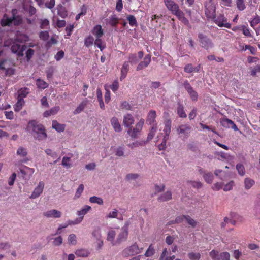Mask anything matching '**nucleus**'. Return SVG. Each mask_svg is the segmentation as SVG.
Returning <instances> with one entry per match:
<instances>
[{
	"mask_svg": "<svg viewBox=\"0 0 260 260\" xmlns=\"http://www.w3.org/2000/svg\"><path fill=\"white\" fill-rule=\"evenodd\" d=\"M191 129V127L189 125L182 124L177 128V132L178 134H183L187 136L189 134Z\"/></svg>",
	"mask_w": 260,
	"mask_h": 260,
	"instance_id": "15",
	"label": "nucleus"
},
{
	"mask_svg": "<svg viewBox=\"0 0 260 260\" xmlns=\"http://www.w3.org/2000/svg\"><path fill=\"white\" fill-rule=\"evenodd\" d=\"M144 123V119H141L139 121L136 123L135 127L132 128L131 126L128 128V129L127 131V134H129L132 138H137L142 129Z\"/></svg>",
	"mask_w": 260,
	"mask_h": 260,
	"instance_id": "3",
	"label": "nucleus"
},
{
	"mask_svg": "<svg viewBox=\"0 0 260 260\" xmlns=\"http://www.w3.org/2000/svg\"><path fill=\"white\" fill-rule=\"evenodd\" d=\"M236 169L238 172V173L240 175L243 176L245 174V168L243 165L241 164H238L236 165Z\"/></svg>",
	"mask_w": 260,
	"mask_h": 260,
	"instance_id": "54",
	"label": "nucleus"
},
{
	"mask_svg": "<svg viewBox=\"0 0 260 260\" xmlns=\"http://www.w3.org/2000/svg\"><path fill=\"white\" fill-rule=\"evenodd\" d=\"M183 85L185 89L187 90V92L190 95L191 100L194 101H197L198 98V93L195 90H193V88L191 87L189 82L187 81H185L183 83Z\"/></svg>",
	"mask_w": 260,
	"mask_h": 260,
	"instance_id": "9",
	"label": "nucleus"
},
{
	"mask_svg": "<svg viewBox=\"0 0 260 260\" xmlns=\"http://www.w3.org/2000/svg\"><path fill=\"white\" fill-rule=\"evenodd\" d=\"M49 25V21L47 19H42L40 21V28L41 29L47 28Z\"/></svg>",
	"mask_w": 260,
	"mask_h": 260,
	"instance_id": "59",
	"label": "nucleus"
},
{
	"mask_svg": "<svg viewBox=\"0 0 260 260\" xmlns=\"http://www.w3.org/2000/svg\"><path fill=\"white\" fill-rule=\"evenodd\" d=\"M15 20H17V22H15V24L17 25L19 24L22 22V20L19 17L13 16L12 18H7L2 19L1 24L2 26H9L13 21Z\"/></svg>",
	"mask_w": 260,
	"mask_h": 260,
	"instance_id": "10",
	"label": "nucleus"
},
{
	"mask_svg": "<svg viewBox=\"0 0 260 260\" xmlns=\"http://www.w3.org/2000/svg\"><path fill=\"white\" fill-rule=\"evenodd\" d=\"M155 252V251L153 247V245L150 244L149 245L148 248L146 250L144 255L146 257H150V256L153 255L154 254Z\"/></svg>",
	"mask_w": 260,
	"mask_h": 260,
	"instance_id": "41",
	"label": "nucleus"
},
{
	"mask_svg": "<svg viewBox=\"0 0 260 260\" xmlns=\"http://www.w3.org/2000/svg\"><path fill=\"white\" fill-rule=\"evenodd\" d=\"M156 117V111L154 110H150L147 115L146 121L149 123L151 126L156 125L157 126V123L155 120Z\"/></svg>",
	"mask_w": 260,
	"mask_h": 260,
	"instance_id": "14",
	"label": "nucleus"
},
{
	"mask_svg": "<svg viewBox=\"0 0 260 260\" xmlns=\"http://www.w3.org/2000/svg\"><path fill=\"white\" fill-rule=\"evenodd\" d=\"M116 235V232L113 230H110L108 231L107 234V240L108 241H110L112 243L113 245H115V244L113 243L114 238Z\"/></svg>",
	"mask_w": 260,
	"mask_h": 260,
	"instance_id": "38",
	"label": "nucleus"
},
{
	"mask_svg": "<svg viewBox=\"0 0 260 260\" xmlns=\"http://www.w3.org/2000/svg\"><path fill=\"white\" fill-rule=\"evenodd\" d=\"M172 199V192L171 191H167L165 193L160 195L158 198V201L160 202H166Z\"/></svg>",
	"mask_w": 260,
	"mask_h": 260,
	"instance_id": "23",
	"label": "nucleus"
},
{
	"mask_svg": "<svg viewBox=\"0 0 260 260\" xmlns=\"http://www.w3.org/2000/svg\"><path fill=\"white\" fill-rule=\"evenodd\" d=\"M84 188V185L82 184H80L79 186V187L77 188L76 192L75 193V198L77 199L80 197V196L81 195L83 191Z\"/></svg>",
	"mask_w": 260,
	"mask_h": 260,
	"instance_id": "52",
	"label": "nucleus"
},
{
	"mask_svg": "<svg viewBox=\"0 0 260 260\" xmlns=\"http://www.w3.org/2000/svg\"><path fill=\"white\" fill-rule=\"evenodd\" d=\"M89 201L92 203H97L99 205L103 204V200L101 198L98 197L96 196H92L90 198Z\"/></svg>",
	"mask_w": 260,
	"mask_h": 260,
	"instance_id": "42",
	"label": "nucleus"
},
{
	"mask_svg": "<svg viewBox=\"0 0 260 260\" xmlns=\"http://www.w3.org/2000/svg\"><path fill=\"white\" fill-rule=\"evenodd\" d=\"M143 248L139 247L136 243L125 248L123 251L125 256L135 255L142 252Z\"/></svg>",
	"mask_w": 260,
	"mask_h": 260,
	"instance_id": "4",
	"label": "nucleus"
},
{
	"mask_svg": "<svg viewBox=\"0 0 260 260\" xmlns=\"http://www.w3.org/2000/svg\"><path fill=\"white\" fill-rule=\"evenodd\" d=\"M165 185L162 184L161 185H155V193H157L163 191L165 189Z\"/></svg>",
	"mask_w": 260,
	"mask_h": 260,
	"instance_id": "64",
	"label": "nucleus"
},
{
	"mask_svg": "<svg viewBox=\"0 0 260 260\" xmlns=\"http://www.w3.org/2000/svg\"><path fill=\"white\" fill-rule=\"evenodd\" d=\"M209 255L213 260H220L219 252L215 250H212L209 253Z\"/></svg>",
	"mask_w": 260,
	"mask_h": 260,
	"instance_id": "51",
	"label": "nucleus"
},
{
	"mask_svg": "<svg viewBox=\"0 0 260 260\" xmlns=\"http://www.w3.org/2000/svg\"><path fill=\"white\" fill-rule=\"evenodd\" d=\"M128 230L127 226H124L121 229V232L118 234L116 239V243H120L125 241L128 237Z\"/></svg>",
	"mask_w": 260,
	"mask_h": 260,
	"instance_id": "11",
	"label": "nucleus"
},
{
	"mask_svg": "<svg viewBox=\"0 0 260 260\" xmlns=\"http://www.w3.org/2000/svg\"><path fill=\"white\" fill-rule=\"evenodd\" d=\"M24 103L25 101L23 99L17 98V102L14 106V111L15 112H19L20 111L24 106Z\"/></svg>",
	"mask_w": 260,
	"mask_h": 260,
	"instance_id": "28",
	"label": "nucleus"
},
{
	"mask_svg": "<svg viewBox=\"0 0 260 260\" xmlns=\"http://www.w3.org/2000/svg\"><path fill=\"white\" fill-rule=\"evenodd\" d=\"M186 221L192 228H194L197 224V222L191 218L189 215H186Z\"/></svg>",
	"mask_w": 260,
	"mask_h": 260,
	"instance_id": "47",
	"label": "nucleus"
},
{
	"mask_svg": "<svg viewBox=\"0 0 260 260\" xmlns=\"http://www.w3.org/2000/svg\"><path fill=\"white\" fill-rule=\"evenodd\" d=\"M118 211L117 209H115L113 211L110 212L108 215L106 216L107 218H115L117 217L118 216Z\"/></svg>",
	"mask_w": 260,
	"mask_h": 260,
	"instance_id": "56",
	"label": "nucleus"
},
{
	"mask_svg": "<svg viewBox=\"0 0 260 260\" xmlns=\"http://www.w3.org/2000/svg\"><path fill=\"white\" fill-rule=\"evenodd\" d=\"M255 183V181L249 178H246L244 180L245 188L249 189Z\"/></svg>",
	"mask_w": 260,
	"mask_h": 260,
	"instance_id": "37",
	"label": "nucleus"
},
{
	"mask_svg": "<svg viewBox=\"0 0 260 260\" xmlns=\"http://www.w3.org/2000/svg\"><path fill=\"white\" fill-rule=\"evenodd\" d=\"M260 72V66L257 64L254 66L251 70V75L256 76L257 73Z\"/></svg>",
	"mask_w": 260,
	"mask_h": 260,
	"instance_id": "63",
	"label": "nucleus"
},
{
	"mask_svg": "<svg viewBox=\"0 0 260 260\" xmlns=\"http://www.w3.org/2000/svg\"><path fill=\"white\" fill-rule=\"evenodd\" d=\"M91 208L90 206L88 205H85L84 207L80 211L77 212V215L79 216L78 218H77L74 222H71L69 224H79L83 220L84 216L87 213V212L91 210Z\"/></svg>",
	"mask_w": 260,
	"mask_h": 260,
	"instance_id": "7",
	"label": "nucleus"
},
{
	"mask_svg": "<svg viewBox=\"0 0 260 260\" xmlns=\"http://www.w3.org/2000/svg\"><path fill=\"white\" fill-rule=\"evenodd\" d=\"M52 127L58 132H63L65 129L66 125L64 124H60L56 120H53L52 121Z\"/></svg>",
	"mask_w": 260,
	"mask_h": 260,
	"instance_id": "26",
	"label": "nucleus"
},
{
	"mask_svg": "<svg viewBox=\"0 0 260 260\" xmlns=\"http://www.w3.org/2000/svg\"><path fill=\"white\" fill-rule=\"evenodd\" d=\"M177 114L180 117L186 118L187 115L184 110V107L181 104H179L177 107Z\"/></svg>",
	"mask_w": 260,
	"mask_h": 260,
	"instance_id": "32",
	"label": "nucleus"
},
{
	"mask_svg": "<svg viewBox=\"0 0 260 260\" xmlns=\"http://www.w3.org/2000/svg\"><path fill=\"white\" fill-rule=\"evenodd\" d=\"M151 60V55L149 54L146 55L142 61H141L137 67V71L141 70L149 64Z\"/></svg>",
	"mask_w": 260,
	"mask_h": 260,
	"instance_id": "12",
	"label": "nucleus"
},
{
	"mask_svg": "<svg viewBox=\"0 0 260 260\" xmlns=\"http://www.w3.org/2000/svg\"><path fill=\"white\" fill-rule=\"evenodd\" d=\"M109 23L112 26H116L119 23V20L115 15H113L110 18Z\"/></svg>",
	"mask_w": 260,
	"mask_h": 260,
	"instance_id": "48",
	"label": "nucleus"
},
{
	"mask_svg": "<svg viewBox=\"0 0 260 260\" xmlns=\"http://www.w3.org/2000/svg\"><path fill=\"white\" fill-rule=\"evenodd\" d=\"M127 19L128 21L129 24L131 26H136L137 25V21L134 16L133 15H128L127 17Z\"/></svg>",
	"mask_w": 260,
	"mask_h": 260,
	"instance_id": "49",
	"label": "nucleus"
},
{
	"mask_svg": "<svg viewBox=\"0 0 260 260\" xmlns=\"http://www.w3.org/2000/svg\"><path fill=\"white\" fill-rule=\"evenodd\" d=\"M111 124L116 132H120L122 128L118 121V119L116 117H113L110 120Z\"/></svg>",
	"mask_w": 260,
	"mask_h": 260,
	"instance_id": "21",
	"label": "nucleus"
},
{
	"mask_svg": "<svg viewBox=\"0 0 260 260\" xmlns=\"http://www.w3.org/2000/svg\"><path fill=\"white\" fill-rule=\"evenodd\" d=\"M164 125L165 127L164 129V132L165 133V135L164 137L166 139H169L171 131L172 121L170 119L165 120L164 122Z\"/></svg>",
	"mask_w": 260,
	"mask_h": 260,
	"instance_id": "19",
	"label": "nucleus"
},
{
	"mask_svg": "<svg viewBox=\"0 0 260 260\" xmlns=\"http://www.w3.org/2000/svg\"><path fill=\"white\" fill-rule=\"evenodd\" d=\"M92 236L97 240H100L101 238V229L99 227L95 228L92 232Z\"/></svg>",
	"mask_w": 260,
	"mask_h": 260,
	"instance_id": "44",
	"label": "nucleus"
},
{
	"mask_svg": "<svg viewBox=\"0 0 260 260\" xmlns=\"http://www.w3.org/2000/svg\"><path fill=\"white\" fill-rule=\"evenodd\" d=\"M27 128L31 129L35 139L44 140L47 137L45 127L42 124H39L36 120H31L28 122Z\"/></svg>",
	"mask_w": 260,
	"mask_h": 260,
	"instance_id": "2",
	"label": "nucleus"
},
{
	"mask_svg": "<svg viewBox=\"0 0 260 260\" xmlns=\"http://www.w3.org/2000/svg\"><path fill=\"white\" fill-rule=\"evenodd\" d=\"M68 240L70 244L75 245L77 243L76 236L74 234L69 235Z\"/></svg>",
	"mask_w": 260,
	"mask_h": 260,
	"instance_id": "46",
	"label": "nucleus"
},
{
	"mask_svg": "<svg viewBox=\"0 0 260 260\" xmlns=\"http://www.w3.org/2000/svg\"><path fill=\"white\" fill-rule=\"evenodd\" d=\"M214 22L220 27H225L228 28H231V24L228 22L227 18L223 14H220L217 17H213Z\"/></svg>",
	"mask_w": 260,
	"mask_h": 260,
	"instance_id": "6",
	"label": "nucleus"
},
{
	"mask_svg": "<svg viewBox=\"0 0 260 260\" xmlns=\"http://www.w3.org/2000/svg\"><path fill=\"white\" fill-rule=\"evenodd\" d=\"M94 38L91 35H89L84 39V45L87 47H89L92 45L94 43Z\"/></svg>",
	"mask_w": 260,
	"mask_h": 260,
	"instance_id": "36",
	"label": "nucleus"
},
{
	"mask_svg": "<svg viewBox=\"0 0 260 260\" xmlns=\"http://www.w3.org/2000/svg\"><path fill=\"white\" fill-rule=\"evenodd\" d=\"M43 215L48 218H59L61 217V213L59 211L52 209L44 212Z\"/></svg>",
	"mask_w": 260,
	"mask_h": 260,
	"instance_id": "17",
	"label": "nucleus"
},
{
	"mask_svg": "<svg viewBox=\"0 0 260 260\" xmlns=\"http://www.w3.org/2000/svg\"><path fill=\"white\" fill-rule=\"evenodd\" d=\"M17 154L21 157H25L27 154L26 150L23 147H19L17 150Z\"/></svg>",
	"mask_w": 260,
	"mask_h": 260,
	"instance_id": "53",
	"label": "nucleus"
},
{
	"mask_svg": "<svg viewBox=\"0 0 260 260\" xmlns=\"http://www.w3.org/2000/svg\"><path fill=\"white\" fill-rule=\"evenodd\" d=\"M134 118L131 114H127L123 117V124L126 127H131L134 123Z\"/></svg>",
	"mask_w": 260,
	"mask_h": 260,
	"instance_id": "16",
	"label": "nucleus"
},
{
	"mask_svg": "<svg viewBox=\"0 0 260 260\" xmlns=\"http://www.w3.org/2000/svg\"><path fill=\"white\" fill-rule=\"evenodd\" d=\"M196 68L193 67L192 65L190 63L186 64L184 69V72L188 73H191L195 71Z\"/></svg>",
	"mask_w": 260,
	"mask_h": 260,
	"instance_id": "60",
	"label": "nucleus"
},
{
	"mask_svg": "<svg viewBox=\"0 0 260 260\" xmlns=\"http://www.w3.org/2000/svg\"><path fill=\"white\" fill-rule=\"evenodd\" d=\"M157 126L156 125L151 126V129L149 131V133L148 135L147 138V141L146 142L150 141L152 139L154 136L155 134L156 131Z\"/></svg>",
	"mask_w": 260,
	"mask_h": 260,
	"instance_id": "35",
	"label": "nucleus"
},
{
	"mask_svg": "<svg viewBox=\"0 0 260 260\" xmlns=\"http://www.w3.org/2000/svg\"><path fill=\"white\" fill-rule=\"evenodd\" d=\"M92 34L95 36V38H102L104 34V30L101 25H96L91 30Z\"/></svg>",
	"mask_w": 260,
	"mask_h": 260,
	"instance_id": "18",
	"label": "nucleus"
},
{
	"mask_svg": "<svg viewBox=\"0 0 260 260\" xmlns=\"http://www.w3.org/2000/svg\"><path fill=\"white\" fill-rule=\"evenodd\" d=\"M249 22L250 26L255 30L256 34L258 35L257 31L255 28V27L260 23V16L258 15H256L251 21H249Z\"/></svg>",
	"mask_w": 260,
	"mask_h": 260,
	"instance_id": "30",
	"label": "nucleus"
},
{
	"mask_svg": "<svg viewBox=\"0 0 260 260\" xmlns=\"http://www.w3.org/2000/svg\"><path fill=\"white\" fill-rule=\"evenodd\" d=\"M57 14L62 18H65L66 17H67L68 12L64 7L61 6L58 9Z\"/></svg>",
	"mask_w": 260,
	"mask_h": 260,
	"instance_id": "39",
	"label": "nucleus"
},
{
	"mask_svg": "<svg viewBox=\"0 0 260 260\" xmlns=\"http://www.w3.org/2000/svg\"><path fill=\"white\" fill-rule=\"evenodd\" d=\"M36 85L38 88L44 89L48 87V84L45 81L39 78L36 80Z\"/></svg>",
	"mask_w": 260,
	"mask_h": 260,
	"instance_id": "31",
	"label": "nucleus"
},
{
	"mask_svg": "<svg viewBox=\"0 0 260 260\" xmlns=\"http://www.w3.org/2000/svg\"><path fill=\"white\" fill-rule=\"evenodd\" d=\"M70 161V157L64 156L63 157L62 160V165L63 166L67 167L68 168H70L71 167V165L69 163Z\"/></svg>",
	"mask_w": 260,
	"mask_h": 260,
	"instance_id": "62",
	"label": "nucleus"
},
{
	"mask_svg": "<svg viewBox=\"0 0 260 260\" xmlns=\"http://www.w3.org/2000/svg\"><path fill=\"white\" fill-rule=\"evenodd\" d=\"M76 255L80 257H87L90 254V252L86 249H79L75 252Z\"/></svg>",
	"mask_w": 260,
	"mask_h": 260,
	"instance_id": "25",
	"label": "nucleus"
},
{
	"mask_svg": "<svg viewBox=\"0 0 260 260\" xmlns=\"http://www.w3.org/2000/svg\"><path fill=\"white\" fill-rule=\"evenodd\" d=\"M44 187V183L43 182H40L38 186L35 188L34 191L30 197V198L36 199L43 192Z\"/></svg>",
	"mask_w": 260,
	"mask_h": 260,
	"instance_id": "13",
	"label": "nucleus"
},
{
	"mask_svg": "<svg viewBox=\"0 0 260 260\" xmlns=\"http://www.w3.org/2000/svg\"><path fill=\"white\" fill-rule=\"evenodd\" d=\"M167 252V249L166 248L164 249L162 252L159 258V260H174L175 257L174 255H173L172 256L167 257L166 258H165V257L166 255Z\"/></svg>",
	"mask_w": 260,
	"mask_h": 260,
	"instance_id": "45",
	"label": "nucleus"
},
{
	"mask_svg": "<svg viewBox=\"0 0 260 260\" xmlns=\"http://www.w3.org/2000/svg\"><path fill=\"white\" fill-rule=\"evenodd\" d=\"M49 37V33L47 31H42L39 34V37L41 40L46 41Z\"/></svg>",
	"mask_w": 260,
	"mask_h": 260,
	"instance_id": "55",
	"label": "nucleus"
},
{
	"mask_svg": "<svg viewBox=\"0 0 260 260\" xmlns=\"http://www.w3.org/2000/svg\"><path fill=\"white\" fill-rule=\"evenodd\" d=\"M237 7L240 11L244 10L246 7L244 0H236Z\"/></svg>",
	"mask_w": 260,
	"mask_h": 260,
	"instance_id": "50",
	"label": "nucleus"
},
{
	"mask_svg": "<svg viewBox=\"0 0 260 260\" xmlns=\"http://www.w3.org/2000/svg\"><path fill=\"white\" fill-rule=\"evenodd\" d=\"M220 123L221 125L224 127H230V125H231V128H233L234 131H237L238 130L237 125L232 120L229 119L223 118L221 119Z\"/></svg>",
	"mask_w": 260,
	"mask_h": 260,
	"instance_id": "20",
	"label": "nucleus"
},
{
	"mask_svg": "<svg viewBox=\"0 0 260 260\" xmlns=\"http://www.w3.org/2000/svg\"><path fill=\"white\" fill-rule=\"evenodd\" d=\"M165 6L167 9L171 11L172 14L184 25L190 27L188 20L185 17L184 13L179 9L178 5L173 0H164Z\"/></svg>",
	"mask_w": 260,
	"mask_h": 260,
	"instance_id": "1",
	"label": "nucleus"
},
{
	"mask_svg": "<svg viewBox=\"0 0 260 260\" xmlns=\"http://www.w3.org/2000/svg\"><path fill=\"white\" fill-rule=\"evenodd\" d=\"M188 257L190 260H199L201 258V254L199 252H191L188 253Z\"/></svg>",
	"mask_w": 260,
	"mask_h": 260,
	"instance_id": "43",
	"label": "nucleus"
},
{
	"mask_svg": "<svg viewBox=\"0 0 260 260\" xmlns=\"http://www.w3.org/2000/svg\"><path fill=\"white\" fill-rule=\"evenodd\" d=\"M203 178L208 183H211L213 180V175L211 172H207L203 175Z\"/></svg>",
	"mask_w": 260,
	"mask_h": 260,
	"instance_id": "40",
	"label": "nucleus"
},
{
	"mask_svg": "<svg viewBox=\"0 0 260 260\" xmlns=\"http://www.w3.org/2000/svg\"><path fill=\"white\" fill-rule=\"evenodd\" d=\"M198 38L201 47L205 49L208 50L213 47L212 40L203 34L199 33L198 34Z\"/></svg>",
	"mask_w": 260,
	"mask_h": 260,
	"instance_id": "5",
	"label": "nucleus"
},
{
	"mask_svg": "<svg viewBox=\"0 0 260 260\" xmlns=\"http://www.w3.org/2000/svg\"><path fill=\"white\" fill-rule=\"evenodd\" d=\"M110 88L114 92H115L119 88V83L117 80H114L112 84L110 85Z\"/></svg>",
	"mask_w": 260,
	"mask_h": 260,
	"instance_id": "58",
	"label": "nucleus"
},
{
	"mask_svg": "<svg viewBox=\"0 0 260 260\" xmlns=\"http://www.w3.org/2000/svg\"><path fill=\"white\" fill-rule=\"evenodd\" d=\"M62 240L61 236H59L54 239L53 244L54 246H59L62 243Z\"/></svg>",
	"mask_w": 260,
	"mask_h": 260,
	"instance_id": "61",
	"label": "nucleus"
},
{
	"mask_svg": "<svg viewBox=\"0 0 260 260\" xmlns=\"http://www.w3.org/2000/svg\"><path fill=\"white\" fill-rule=\"evenodd\" d=\"M94 44L101 51L106 48V44L102 40L101 38H95Z\"/></svg>",
	"mask_w": 260,
	"mask_h": 260,
	"instance_id": "27",
	"label": "nucleus"
},
{
	"mask_svg": "<svg viewBox=\"0 0 260 260\" xmlns=\"http://www.w3.org/2000/svg\"><path fill=\"white\" fill-rule=\"evenodd\" d=\"M146 143V142L145 141H135L132 143L128 144V147L131 149H134L136 147H138L140 146H144Z\"/></svg>",
	"mask_w": 260,
	"mask_h": 260,
	"instance_id": "33",
	"label": "nucleus"
},
{
	"mask_svg": "<svg viewBox=\"0 0 260 260\" xmlns=\"http://www.w3.org/2000/svg\"><path fill=\"white\" fill-rule=\"evenodd\" d=\"M215 8L212 5H210L205 8V13L208 18H213L215 16Z\"/></svg>",
	"mask_w": 260,
	"mask_h": 260,
	"instance_id": "24",
	"label": "nucleus"
},
{
	"mask_svg": "<svg viewBox=\"0 0 260 260\" xmlns=\"http://www.w3.org/2000/svg\"><path fill=\"white\" fill-rule=\"evenodd\" d=\"M87 104V102L86 101L82 102L74 111V114L76 115L81 113L85 108Z\"/></svg>",
	"mask_w": 260,
	"mask_h": 260,
	"instance_id": "34",
	"label": "nucleus"
},
{
	"mask_svg": "<svg viewBox=\"0 0 260 260\" xmlns=\"http://www.w3.org/2000/svg\"><path fill=\"white\" fill-rule=\"evenodd\" d=\"M219 257L220 260H230V254L228 252H223L220 253Z\"/></svg>",
	"mask_w": 260,
	"mask_h": 260,
	"instance_id": "57",
	"label": "nucleus"
},
{
	"mask_svg": "<svg viewBox=\"0 0 260 260\" xmlns=\"http://www.w3.org/2000/svg\"><path fill=\"white\" fill-rule=\"evenodd\" d=\"M29 93V89L27 87L21 88L18 91V98H22L23 99L24 98L27 96Z\"/></svg>",
	"mask_w": 260,
	"mask_h": 260,
	"instance_id": "29",
	"label": "nucleus"
},
{
	"mask_svg": "<svg viewBox=\"0 0 260 260\" xmlns=\"http://www.w3.org/2000/svg\"><path fill=\"white\" fill-rule=\"evenodd\" d=\"M129 71V62L128 61H125L121 69V75L120 76V80L122 81L124 79L126 76L127 74Z\"/></svg>",
	"mask_w": 260,
	"mask_h": 260,
	"instance_id": "22",
	"label": "nucleus"
},
{
	"mask_svg": "<svg viewBox=\"0 0 260 260\" xmlns=\"http://www.w3.org/2000/svg\"><path fill=\"white\" fill-rule=\"evenodd\" d=\"M26 49V46L21 45L17 43H14L11 46V50L14 53L17 54V55L20 57L23 56V52Z\"/></svg>",
	"mask_w": 260,
	"mask_h": 260,
	"instance_id": "8",
	"label": "nucleus"
}]
</instances>
